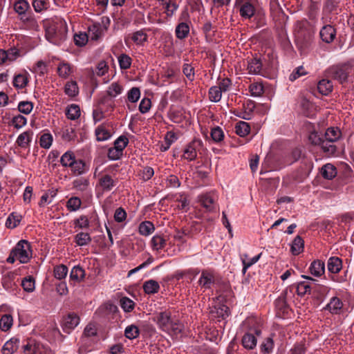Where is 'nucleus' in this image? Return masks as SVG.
Here are the masks:
<instances>
[{
  "mask_svg": "<svg viewBox=\"0 0 354 354\" xmlns=\"http://www.w3.org/2000/svg\"><path fill=\"white\" fill-rule=\"evenodd\" d=\"M217 196L214 192H209L203 194L200 196V202L201 205L207 210L213 211L215 208V201Z\"/></svg>",
  "mask_w": 354,
  "mask_h": 354,
  "instance_id": "obj_9",
  "label": "nucleus"
},
{
  "mask_svg": "<svg viewBox=\"0 0 354 354\" xmlns=\"http://www.w3.org/2000/svg\"><path fill=\"white\" fill-rule=\"evenodd\" d=\"M343 307V303L340 299L334 297L331 298L330 302L326 305V309L328 310L332 314H339Z\"/></svg>",
  "mask_w": 354,
  "mask_h": 354,
  "instance_id": "obj_14",
  "label": "nucleus"
},
{
  "mask_svg": "<svg viewBox=\"0 0 354 354\" xmlns=\"http://www.w3.org/2000/svg\"><path fill=\"white\" fill-rule=\"evenodd\" d=\"M48 0H33L32 6L37 12H41L48 8Z\"/></svg>",
  "mask_w": 354,
  "mask_h": 354,
  "instance_id": "obj_56",
  "label": "nucleus"
},
{
  "mask_svg": "<svg viewBox=\"0 0 354 354\" xmlns=\"http://www.w3.org/2000/svg\"><path fill=\"white\" fill-rule=\"evenodd\" d=\"M243 346L248 350H252L257 346V338L253 334L245 333L242 338Z\"/></svg>",
  "mask_w": 354,
  "mask_h": 354,
  "instance_id": "obj_20",
  "label": "nucleus"
},
{
  "mask_svg": "<svg viewBox=\"0 0 354 354\" xmlns=\"http://www.w3.org/2000/svg\"><path fill=\"white\" fill-rule=\"evenodd\" d=\"M72 73L71 65L66 62H62L58 65L57 73L62 78H67Z\"/></svg>",
  "mask_w": 354,
  "mask_h": 354,
  "instance_id": "obj_33",
  "label": "nucleus"
},
{
  "mask_svg": "<svg viewBox=\"0 0 354 354\" xmlns=\"http://www.w3.org/2000/svg\"><path fill=\"white\" fill-rule=\"evenodd\" d=\"M26 118L21 115H16L12 120V125L17 129L22 128L26 124Z\"/></svg>",
  "mask_w": 354,
  "mask_h": 354,
  "instance_id": "obj_64",
  "label": "nucleus"
},
{
  "mask_svg": "<svg viewBox=\"0 0 354 354\" xmlns=\"http://www.w3.org/2000/svg\"><path fill=\"white\" fill-rule=\"evenodd\" d=\"M30 8V5L26 0H18L14 3V10L19 15L26 14Z\"/></svg>",
  "mask_w": 354,
  "mask_h": 354,
  "instance_id": "obj_32",
  "label": "nucleus"
},
{
  "mask_svg": "<svg viewBox=\"0 0 354 354\" xmlns=\"http://www.w3.org/2000/svg\"><path fill=\"white\" fill-rule=\"evenodd\" d=\"M348 67L346 65H334L327 69V74L329 77L339 81L341 84L347 81Z\"/></svg>",
  "mask_w": 354,
  "mask_h": 354,
  "instance_id": "obj_4",
  "label": "nucleus"
},
{
  "mask_svg": "<svg viewBox=\"0 0 354 354\" xmlns=\"http://www.w3.org/2000/svg\"><path fill=\"white\" fill-rule=\"evenodd\" d=\"M12 317L10 315H4L0 319V328L3 331L8 330L12 326Z\"/></svg>",
  "mask_w": 354,
  "mask_h": 354,
  "instance_id": "obj_45",
  "label": "nucleus"
},
{
  "mask_svg": "<svg viewBox=\"0 0 354 354\" xmlns=\"http://www.w3.org/2000/svg\"><path fill=\"white\" fill-rule=\"evenodd\" d=\"M333 142L324 140L320 145L323 151L328 156H332L336 152V146Z\"/></svg>",
  "mask_w": 354,
  "mask_h": 354,
  "instance_id": "obj_48",
  "label": "nucleus"
},
{
  "mask_svg": "<svg viewBox=\"0 0 354 354\" xmlns=\"http://www.w3.org/2000/svg\"><path fill=\"white\" fill-rule=\"evenodd\" d=\"M153 250H160L165 248L166 245L165 239L160 235H155L151 240Z\"/></svg>",
  "mask_w": 354,
  "mask_h": 354,
  "instance_id": "obj_35",
  "label": "nucleus"
},
{
  "mask_svg": "<svg viewBox=\"0 0 354 354\" xmlns=\"http://www.w3.org/2000/svg\"><path fill=\"white\" fill-rule=\"evenodd\" d=\"M99 184L103 191H110L115 185V180L109 175H104L99 180Z\"/></svg>",
  "mask_w": 354,
  "mask_h": 354,
  "instance_id": "obj_21",
  "label": "nucleus"
},
{
  "mask_svg": "<svg viewBox=\"0 0 354 354\" xmlns=\"http://www.w3.org/2000/svg\"><path fill=\"white\" fill-rule=\"evenodd\" d=\"M240 13L243 17L250 18L254 14V8L250 3H245L240 8Z\"/></svg>",
  "mask_w": 354,
  "mask_h": 354,
  "instance_id": "obj_40",
  "label": "nucleus"
},
{
  "mask_svg": "<svg viewBox=\"0 0 354 354\" xmlns=\"http://www.w3.org/2000/svg\"><path fill=\"white\" fill-rule=\"evenodd\" d=\"M319 35L323 41L329 44L335 39L336 30L333 26L326 25L321 29Z\"/></svg>",
  "mask_w": 354,
  "mask_h": 354,
  "instance_id": "obj_11",
  "label": "nucleus"
},
{
  "mask_svg": "<svg viewBox=\"0 0 354 354\" xmlns=\"http://www.w3.org/2000/svg\"><path fill=\"white\" fill-rule=\"evenodd\" d=\"M333 84L332 82L326 79H323L320 80L317 84V89L319 92L324 95H328L333 90Z\"/></svg>",
  "mask_w": 354,
  "mask_h": 354,
  "instance_id": "obj_24",
  "label": "nucleus"
},
{
  "mask_svg": "<svg viewBox=\"0 0 354 354\" xmlns=\"http://www.w3.org/2000/svg\"><path fill=\"white\" fill-rule=\"evenodd\" d=\"M17 255V259L21 263H26L32 257L30 244L26 240H21L12 249Z\"/></svg>",
  "mask_w": 354,
  "mask_h": 354,
  "instance_id": "obj_3",
  "label": "nucleus"
},
{
  "mask_svg": "<svg viewBox=\"0 0 354 354\" xmlns=\"http://www.w3.org/2000/svg\"><path fill=\"white\" fill-rule=\"evenodd\" d=\"M262 62L259 57H252L248 60L247 70L249 74L260 75L262 70Z\"/></svg>",
  "mask_w": 354,
  "mask_h": 354,
  "instance_id": "obj_12",
  "label": "nucleus"
},
{
  "mask_svg": "<svg viewBox=\"0 0 354 354\" xmlns=\"http://www.w3.org/2000/svg\"><path fill=\"white\" fill-rule=\"evenodd\" d=\"M68 273V268L63 264L57 266L54 268V276L57 279H64Z\"/></svg>",
  "mask_w": 354,
  "mask_h": 354,
  "instance_id": "obj_50",
  "label": "nucleus"
},
{
  "mask_svg": "<svg viewBox=\"0 0 354 354\" xmlns=\"http://www.w3.org/2000/svg\"><path fill=\"white\" fill-rule=\"evenodd\" d=\"M95 136L98 141H104L111 137V133L103 125H100L95 129Z\"/></svg>",
  "mask_w": 354,
  "mask_h": 354,
  "instance_id": "obj_41",
  "label": "nucleus"
},
{
  "mask_svg": "<svg viewBox=\"0 0 354 354\" xmlns=\"http://www.w3.org/2000/svg\"><path fill=\"white\" fill-rule=\"evenodd\" d=\"M81 114L80 106L77 104H71L68 106L66 110V115L68 119L75 120L80 118Z\"/></svg>",
  "mask_w": 354,
  "mask_h": 354,
  "instance_id": "obj_28",
  "label": "nucleus"
},
{
  "mask_svg": "<svg viewBox=\"0 0 354 354\" xmlns=\"http://www.w3.org/2000/svg\"><path fill=\"white\" fill-rule=\"evenodd\" d=\"M120 306L125 312H131L135 306V303L128 297H122L120 299Z\"/></svg>",
  "mask_w": 354,
  "mask_h": 354,
  "instance_id": "obj_60",
  "label": "nucleus"
},
{
  "mask_svg": "<svg viewBox=\"0 0 354 354\" xmlns=\"http://www.w3.org/2000/svg\"><path fill=\"white\" fill-rule=\"evenodd\" d=\"M75 160V156L74 153L70 151H68L62 156L60 158V163L63 167H71L72 164L74 163Z\"/></svg>",
  "mask_w": 354,
  "mask_h": 354,
  "instance_id": "obj_36",
  "label": "nucleus"
},
{
  "mask_svg": "<svg viewBox=\"0 0 354 354\" xmlns=\"http://www.w3.org/2000/svg\"><path fill=\"white\" fill-rule=\"evenodd\" d=\"M222 91L217 86H212L209 90V100L214 102H218L222 97Z\"/></svg>",
  "mask_w": 354,
  "mask_h": 354,
  "instance_id": "obj_42",
  "label": "nucleus"
},
{
  "mask_svg": "<svg viewBox=\"0 0 354 354\" xmlns=\"http://www.w3.org/2000/svg\"><path fill=\"white\" fill-rule=\"evenodd\" d=\"M21 286L26 292H33L35 288V281L34 277L32 276L25 277L21 281Z\"/></svg>",
  "mask_w": 354,
  "mask_h": 354,
  "instance_id": "obj_38",
  "label": "nucleus"
},
{
  "mask_svg": "<svg viewBox=\"0 0 354 354\" xmlns=\"http://www.w3.org/2000/svg\"><path fill=\"white\" fill-rule=\"evenodd\" d=\"M336 167L330 163H327L321 168V174L325 178L331 180L337 176Z\"/></svg>",
  "mask_w": 354,
  "mask_h": 354,
  "instance_id": "obj_16",
  "label": "nucleus"
},
{
  "mask_svg": "<svg viewBox=\"0 0 354 354\" xmlns=\"http://www.w3.org/2000/svg\"><path fill=\"white\" fill-rule=\"evenodd\" d=\"M91 237L88 233L80 232L75 236V241L79 246L87 245L91 242Z\"/></svg>",
  "mask_w": 354,
  "mask_h": 354,
  "instance_id": "obj_31",
  "label": "nucleus"
},
{
  "mask_svg": "<svg viewBox=\"0 0 354 354\" xmlns=\"http://www.w3.org/2000/svg\"><path fill=\"white\" fill-rule=\"evenodd\" d=\"M328 270L332 273H338L342 268V259L337 257L329 258L327 264Z\"/></svg>",
  "mask_w": 354,
  "mask_h": 354,
  "instance_id": "obj_17",
  "label": "nucleus"
},
{
  "mask_svg": "<svg viewBox=\"0 0 354 354\" xmlns=\"http://www.w3.org/2000/svg\"><path fill=\"white\" fill-rule=\"evenodd\" d=\"M176 36L179 39L186 38L189 33V26L185 22H181L178 24L175 30Z\"/></svg>",
  "mask_w": 354,
  "mask_h": 354,
  "instance_id": "obj_23",
  "label": "nucleus"
},
{
  "mask_svg": "<svg viewBox=\"0 0 354 354\" xmlns=\"http://www.w3.org/2000/svg\"><path fill=\"white\" fill-rule=\"evenodd\" d=\"M140 96V91L137 87L131 88L127 93V99L131 102H136Z\"/></svg>",
  "mask_w": 354,
  "mask_h": 354,
  "instance_id": "obj_62",
  "label": "nucleus"
},
{
  "mask_svg": "<svg viewBox=\"0 0 354 354\" xmlns=\"http://www.w3.org/2000/svg\"><path fill=\"white\" fill-rule=\"evenodd\" d=\"M310 273L315 277H320L324 273L325 265L320 260L314 261L310 266Z\"/></svg>",
  "mask_w": 354,
  "mask_h": 354,
  "instance_id": "obj_18",
  "label": "nucleus"
},
{
  "mask_svg": "<svg viewBox=\"0 0 354 354\" xmlns=\"http://www.w3.org/2000/svg\"><path fill=\"white\" fill-rule=\"evenodd\" d=\"M118 62L120 67L122 69H127L131 66V59L129 55L126 54H122L118 57Z\"/></svg>",
  "mask_w": 354,
  "mask_h": 354,
  "instance_id": "obj_59",
  "label": "nucleus"
},
{
  "mask_svg": "<svg viewBox=\"0 0 354 354\" xmlns=\"http://www.w3.org/2000/svg\"><path fill=\"white\" fill-rule=\"evenodd\" d=\"M106 30V24L102 26L100 23H94L88 27V35L91 40L97 41L104 35Z\"/></svg>",
  "mask_w": 354,
  "mask_h": 354,
  "instance_id": "obj_8",
  "label": "nucleus"
},
{
  "mask_svg": "<svg viewBox=\"0 0 354 354\" xmlns=\"http://www.w3.org/2000/svg\"><path fill=\"white\" fill-rule=\"evenodd\" d=\"M71 168L75 175H80L86 171L85 162L82 160L75 159Z\"/></svg>",
  "mask_w": 354,
  "mask_h": 354,
  "instance_id": "obj_37",
  "label": "nucleus"
},
{
  "mask_svg": "<svg viewBox=\"0 0 354 354\" xmlns=\"http://www.w3.org/2000/svg\"><path fill=\"white\" fill-rule=\"evenodd\" d=\"M88 38L89 37L88 34L85 32H80L74 35V41L77 46H83L86 45Z\"/></svg>",
  "mask_w": 354,
  "mask_h": 354,
  "instance_id": "obj_58",
  "label": "nucleus"
},
{
  "mask_svg": "<svg viewBox=\"0 0 354 354\" xmlns=\"http://www.w3.org/2000/svg\"><path fill=\"white\" fill-rule=\"evenodd\" d=\"M19 346V339L17 338H12L7 341L3 346V354H12Z\"/></svg>",
  "mask_w": 354,
  "mask_h": 354,
  "instance_id": "obj_15",
  "label": "nucleus"
},
{
  "mask_svg": "<svg viewBox=\"0 0 354 354\" xmlns=\"http://www.w3.org/2000/svg\"><path fill=\"white\" fill-rule=\"evenodd\" d=\"M147 39V35L142 30L133 33L132 40L138 45H142Z\"/></svg>",
  "mask_w": 354,
  "mask_h": 354,
  "instance_id": "obj_51",
  "label": "nucleus"
},
{
  "mask_svg": "<svg viewBox=\"0 0 354 354\" xmlns=\"http://www.w3.org/2000/svg\"><path fill=\"white\" fill-rule=\"evenodd\" d=\"M261 255V253L259 254L258 255H257L250 259H248V254L243 255L244 258H242V263L243 264V274L245 273V272L248 268H250V266H252L253 264L256 263L259 261Z\"/></svg>",
  "mask_w": 354,
  "mask_h": 354,
  "instance_id": "obj_44",
  "label": "nucleus"
},
{
  "mask_svg": "<svg viewBox=\"0 0 354 354\" xmlns=\"http://www.w3.org/2000/svg\"><path fill=\"white\" fill-rule=\"evenodd\" d=\"M21 219V216L19 214H17L16 213H12L9 215L8 217L6 222V226L8 228L13 229L16 227L20 223Z\"/></svg>",
  "mask_w": 354,
  "mask_h": 354,
  "instance_id": "obj_39",
  "label": "nucleus"
},
{
  "mask_svg": "<svg viewBox=\"0 0 354 354\" xmlns=\"http://www.w3.org/2000/svg\"><path fill=\"white\" fill-rule=\"evenodd\" d=\"M341 137V131L337 128L330 127L326 131L324 138L329 142H335Z\"/></svg>",
  "mask_w": 354,
  "mask_h": 354,
  "instance_id": "obj_26",
  "label": "nucleus"
},
{
  "mask_svg": "<svg viewBox=\"0 0 354 354\" xmlns=\"http://www.w3.org/2000/svg\"><path fill=\"white\" fill-rule=\"evenodd\" d=\"M158 1L160 3V4L165 8L167 16H172L178 8V5L172 0Z\"/></svg>",
  "mask_w": 354,
  "mask_h": 354,
  "instance_id": "obj_27",
  "label": "nucleus"
},
{
  "mask_svg": "<svg viewBox=\"0 0 354 354\" xmlns=\"http://www.w3.org/2000/svg\"><path fill=\"white\" fill-rule=\"evenodd\" d=\"M33 109V103L29 101H22L18 104V110L24 114H29Z\"/></svg>",
  "mask_w": 354,
  "mask_h": 354,
  "instance_id": "obj_55",
  "label": "nucleus"
},
{
  "mask_svg": "<svg viewBox=\"0 0 354 354\" xmlns=\"http://www.w3.org/2000/svg\"><path fill=\"white\" fill-rule=\"evenodd\" d=\"M211 137L214 142H218L223 140L224 133L221 127H216L211 130Z\"/></svg>",
  "mask_w": 354,
  "mask_h": 354,
  "instance_id": "obj_57",
  "label": "nucleus"
},
{
  "mask_svg": "<svg viewBox=\"0 0 354 354\" xmlns=\"http://www.w3.org/2000/svg\"><path fill=\"white\" fill-rule=\"evenodd\" d=\"M124 335L129 339H135L139 335V329L135 325L129 326L125 328Z\"/></svg>",
  "mask_w": 354,
  "mask_h": 354,
  "instance_id": "obj_52",
  "label": "nucleus"
},
{
  "mask_svg": "<svg viewBox=\"0 0 354 354\" xmlns=\"http://www.w3.org/2000/svg\"><path fill=\"white\" fill-rule=\"evenodd\" d=\"M298 295L303 297L306 294H310L311 286L308 283L301 281L296 286Z\"/></svg>",
  "mask_w": 354,
  "mask_h": 354,
  "instance_id": "obj_47",
  "label": "nucleus"
},
{
  "mask_svg": "<svg viewBox=\"0 0 354 354\" xmlns=\"http://www.w3.org/2000/svg\"><path fill=\"white\" fill-rule=\"evenodd\" d=\"M32 136H33L32 131H31V130L26 131L23 132L22 133H21L18 136V138L16 140V143L21 148H24V149L28 148L30 145L31 140H32Z\"/></svg>",
  "mask_w": 354,
  "mask_h": 354,
  "instance_id": "obj_13",
  "label": "nucleus"
},
{
  "mask_svg": "<svg viewBox=\"0 0 354 354\" xmlns=\"http://www.w3.org/2000/svg\"><path fill=\"white\" fill-rule=\"evenodd\" d=\"M88 180L84 178H77L73 182L74 187L80 191L86 190L88 186Z\"/></svg>",
  "mask_w": 354,
  "mask_h": 354,
  "instance_id": "obj_63",
  "label": "nucleus"
},
{
  "mask_svg": "<svg viewBox=\"0 0 354 354\" xmlns=\"http://www.w3.org/2000/svg\"><path fill=\"white\" fill-rule=\"evenodd\" d=\"M159 283L153 279L148 280L143 284V290L148 295L155 294L159 291Z\"/></svg>",
  "mask_w": 354,
  "mask_h": 354,
  "instance_id": "obj_25",
  "label": "nucleus"
},
{
  "mask_svg": "<svg viewBox=\"0 0 354 354\" xmlns=\"http://www.w3.org/2000/svg\"><path fill=\"white\" fill-rule=\"evenodd\" d=\"M85 276V271L84 270L79 266H74L70 273V278L71 280H73L75 281H82Z\"/></svg>",
  "mask_w": 354,
  "mask_h": 354,
  "instance_id": "obj_29",
  "label": "nucleus"
},
{
  "mask_svg": "<svg viewBox=\"0 0 354 354\" xmlns=\"http://www.w3.org/2000/svg\"><path fill=\"white\" fill-rule=\"evenodd\" d=\"M202 141L200 139H194L188 143L183 150L182 158L188 161L194 160L197 157L198 151L202 146Z\"/></svg>",
  "mask_w": 354,
  "mask_h": 354,
  "instance_id": "obj_5",
  "label": "nucleus"
},
{
  "mask_svg": "<svg viewBox=\"0 0 354 354\" xmlns=\"http://www.w3.org/2000/svg\"><path fill=\"white\" fill-rule=\"evenodd\" d=\"M215 282L216 277L214 272L208 270H202L201 277L198 281V285L201 288L205 290L210 289Z\"/></svg>",
  "mask_w": 354,
  "mask_h": 354,
  "instance_id": "obj_6",
  "label": "nucleus"
},
{
  "mask_svg": "<svg viewBox=\"0 0 354 354\" xmlns=\"http://www.w3.org/2000/svg\"><path fill=\"white\" fill-rule=\"evenodd\" d=\"M213 313L217 317L225 319L230 314V309L227 306L221 305L218 308H215V311Z\"/></svg>",
  "mask_w": 354,
  "mask_h": 354,
  "instance_id": "obj_61",
  "label": "nucleus"
},
{
  "mask_svg": "<svg viewBox=\"0 0 354 354\" xmlns=\"http://www.w3.org/2000/svg\"><path fill=\"white\" fill-rule=\"evenodd\" d=\"M67 25L65 21L59 19L52 22L46 28V38L50 43L59 46L66 40Z\"/></svg>",
  "mask_w": 354,
  "mask_h": 354,
  "instance_id": "obj_1",
  "label": "nucleus"
},
{
  "mask_svg": "<svg viewBox=\"0 0 354 354\" xmlns=\"http://www.w3.org/2000/svg\"><path fill=\"white\" fill-rule=\"evenodd\" d=\"M80 323V317L74 313L68 314L64 320L63 328L64 330L69 333L74 329Z\"/></svg>",
  "mask_w": 354,
  "mask_h": 354,
  "instance_id": "obj_10",
  "label": "nucleus"
},
{
  "mask_svg": "<svg viewBox=\"0 0 354 354\" xmlns=\"http://www.w3.org/2000/svg\"><path fill=\"white\" fill-rule=\"evenodd\" d=\"M154 320L163 331L177 335L183 329V324L176 318L171 317L169 311L159 313Z\"/></svg>",
  "mask_w": 354,
  "mask_h": 354,
  "instance_id": "obj_2",
  "label": "nucleus"
},
{
  "mask_svg": "<svg viewBox=\"0 0 354 354\" xmlns=\"http://www.w3.org/2000/svg\"><path fill=\"white\" fill-rule=\"evenodd\" d=\"M25 354H48L44 346L35 340H30L24 346Z\"/></svg>",
  "mask_w": 354,
  "mask_h": 354,
  "instance_id": "obj_7",
  "label": "nucleus"
},
{
  "mask_svg": "<svg viewBox=\"0 0 354 354\" xmlns=\"http://www.w3.org/2000/svg\"><path fill=\"white\" fill-rule=\"evenodd\" d=\"M236 133L241 137L247 136L250 131V127L248 122L240 121L235 126Z\"/></svg>",
  "mask_w": 354,
  "mask_h": 354,
  "instance_id": "obj_30",
  "label": "nucleus"
},
{
  "mask_svg": "<svg viewBox=\"0 0 354 354\" xmlns=\"http://www.w3.org/2000/svg\"><path fill=\"white\" fill-rule=\"evenodd\" d=\"M28 80L26 74H19L14 77L13 85L18 88H24L28 84Z\"/></svg>",
  "mask_w": 354,
  "mask_h": 354,
  "instance_id": "obj_43",
  "label": "nucleus"
},
{
  "mask_svg": "<svg viewBox=\"0 0 354 354\" xmlns=\"http://www.w3.org/2000/svg\"><path fill=\"white\" fill-rule=\"evenodd\" d=\"M122 86L118 82H113L107 90V94L111 97H115L122 92Z\"/></svg>",
  "mask_w": 354,
  "mask_h": 354,
  "instance_id": "obj_46",
  "label": "nucleus"
},
{
  "mask_svg": "<svg viewBox=\"0 0 354 354\" xmlns=\"http://www.w3.org/2000/svg\"><path fill=\"white\" fill-rule=\"evenodd\" d=\"M155 230V227L151 221H145L140 223L138 227L139 233L145 236H149Z\"/></svg>",
  "mask_w": 354,
  "mask_h": 354,
  "instance_id": "obj_22",
  "label": "nucleus"
},
{
  "mask_svg": "<svg viewBox=\"0 0 354 354\" xmlns=\"http://www.w3.org/2000/svg\"><path fill=\"white\" fill-rule=\"evenodd\" d=\"M65 93L69 97H75L79 93L77 84L75 81H71L66 84L64 88Z\"/></svg>",
  "mask_w": 354,
  "mask_h": 354,
  "instance_id": "obj_34",
  "label": "nucleus"
},
{
  "mask_svg": "<svg viewBox=\"0 0 354 354\" xmlns=\"http://www.w3.org/2000/svg\"><path fill=\"white\" fill-rule=\"evenodd\" d=\"M249 91L253 97H259L263 93V86L260 83H253L250 85Z\"/></svg>",
  "mask_w": 354,
  "mask_h": 354,
  "instance_id": "obj_53",
  "label": "nucleus"
},
{
  "mask_svg": "<svg viewBox=\"0 0 354 354\" xmlns=\"http://www.w3.org/2000/svg\"><path fill=\"white\" fill-rule=\"evenodd\" d=\"M53 136L50 133H44L39 140V145L44 149H49L52 145Z\"/></svg>",
  "mask_w": 354,
  "mask_h": 354,
  "instance_id": "obj_54",
  "label": "nucleus"
},
{
  "mask_svg": "<svg viewBox=\"0 0 354 354\" xmlns=\"http://www.w3.org/2000/svg\"><path fill=\"white\" fill-rule=\"evenodd\" d=\"M304 241L300 236H297L292 242L290 252L293 255H298L304 250Z\"/></svg>",
  "mask_w": 354,
  "mask_h": 354,
  "instance_id": "obj_19",
  "label": "nucleus"
},
{
  "mask_svg": "<svg viewBox=\"0 0 354 354\" xmlns=\"http://www.w3.org/2000/svg\"><path fill=\"white\" fill-rule=\"evenodd\" d=\"M82 201L80 198L73 196L67 201L66 207L70 211H77L81 207Z\"/></svg>",
  "mask_w": 354,
  "mask_h": 354,
  "instance_id": "obj_49",
  "label": "nucleus"
}]
</instances>
